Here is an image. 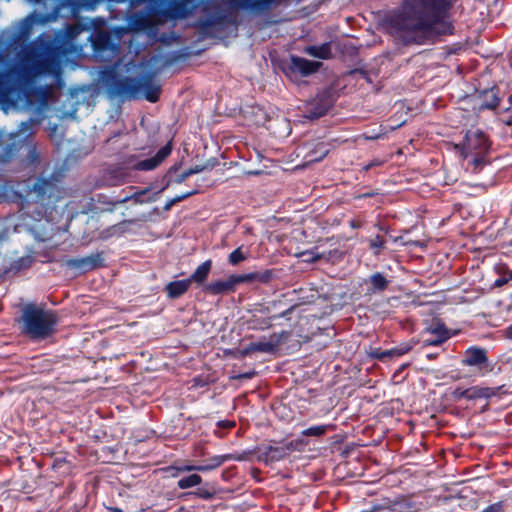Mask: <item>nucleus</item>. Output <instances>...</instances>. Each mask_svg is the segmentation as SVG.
Listing matches in <instances>:
<instances>
[{
	"instance_id": "de8ad7c7",
	"label": "nucleus",
	"mask_w": 512,
	"mask_h": 512,
	"mask_svg": "<svg viewBox=\"0 0 512 512\" xmlns=\"http://www.w3.org/2000/svg\"><path fill=\"white\" fill-rule=\"evenodd\" d=\"M255 374H256L255 371H249V372L239 374L235 378L236 379H251L255 376Z\"/></svg>"
},
{
	"instance_id": "a19ab883",
	"label": "nucleus",
	"mask_w": 512,
	"mask_h": 512,
	"mask_svg": "<svg viewBox=\"0 0 512 512\" xmlns=\"http://www.w3.org/2000/svg\"><path fill=\"white\" fill-rule=\"evenodd\" d=\"M482 512H505V503L498 501L486 507Z\"/></svg>"
},
{
	"instance_id": "4be33fe9",
	"label": "nucleus",
	"mask_w": 512,
	"mask_h": 512,
	"mask_svg": "<svg viewBox=\"0 0 512 512\" xmlns=\"http://www.w3.org/2000/svg\"><path fill=\"white\" fill-rule=\"evenodd\" d=\"M191 283L187 279L175 280L167 283L164 292L169 299H178L183 296L190 288Z\"/></svg>"
},
{
	"instance_id": "e2e57ef3",
	"label": "nucleus",
	"mask_w": 512,
	"mask_h": 512,
	"mask_svg": "<svg viewBox=\"0 0 512 512\" xmlns=\"http://www.w3.org/2000/svg\"><path fill=\"white\" fill-rule=\"evenodd\" d=\"M507 279L512 280V270H510V271L508 272V278H507Z\"/></svg>"
},
{
	"instance_id": "9d476101",
	"label": "nucleus",
	"mask_w": 512,
	"mask_h": 512,
	"mask_svg": "<svg viewBox=\"0 0 512 512\" xmlns=\"http://www.w3.org/2000/svg\"><path fill=\"white\" fill-rule=\"evenodd\" d=\"M334 105L333 94L330 90H322L316 97L307 104L304 117L309 120H316L325 116Z\"/></svg>"
},
{
	"instance_id": "3c124183",
	"label": "nucleus",
	"mask_w": 512,
	"mask_h": 512,
	"mask_svg": "<svg viewBox=\"0 0 512 512\" xmlns=\"http://www.w3.org/2000/svg\"><path fill=\"white\" fill-rule=\"evenodd\" d=\"M503 334L506 339L512 340V323L504 329Z\"/></svg>"
},
{
	"instance_id": "a211bd4d",
	"label": "nucleus",
	"mask_w": 512,
	"mask_h": 512,
	"mask_svg": "<svg viewBox=\"0 0 512 512\" xmlns=\"http://www.w3.org/2000/svg\"><path fill=\"white\" fill-rule=\"evenodd\" d=\"M499 89L497 87H492L489 89H484L478 92L475 95L477 100V109L482 110H493L498 107L500 103L499 98Z\"/></svg>"
},
{
	"instance_id": "ddd939ff",
	"label": "nucleus",
	"mask_w": 512,
	"mask_h": 512,
	"mask_svg": "<svg viewBox=\"0 0 512 512\" xmlns=\"http://www.w3.org/2000/svg\"><path fill=\"white\" fill-rule=\"evenodd\" d=\"M275 0H227L232 11H248L256 14L267 11Z\"/></svg>"
},
{
	"instance_id": "cd10ccee",
	"label": "nucleus",
	"mask_w": 512,
	"mask_h": 512,
	"mask_svg": "<svg viewBox=\"0 0 512 512\" xmlns=\"http://www.w3.org/2000/svg\"><path fill=\"white\" fill-rule=\"evenodd\" d=\"M243 283H250L253 281H259L261 283H268L273 278L272 270H265L264 272H252L242 274Z\"/></svg>"
},
{
	"instance_id": "49530a36",
	"label": "nucleus",
	"mask_w": 512,
	"mask_h": 512,
	"mask_svg": "<svg viewBox=\"0 0 512 512\" xmlns=\"http://www.w3.org/2000/svg\"><path fill=\"white\" fill-rule=\"evenodd\" d=\"M363 221L362 220H358V219H351L349 221V226L352 228V229H359L363 226Z\"/></svg>"
},
{
	"instance_id": "5fc2aeb1",
	"label": "nucleus",
	"mask_w": 512,
	"mask_h": 512,
	"mask_svg": "<svg viewBox=\"0 0 512 512\" xmlns=\"http://www.w3.org/2000/svg\"><path fill=\"white\" fill-rule=\"evenodd\" d=\"M219 425H220L221 427L231 428V427H234V426H235V423H234V422H230V421H221V422H219Z\"/></svg>"
},
{
	"instance_id": "6e6d98bb",
	"label": "nucleus",
	"mask_w": 512,
	"mask_h": 512,
	"mask_svg": "<svg viewBox=\"0 0 512 512\" xmlns=\"http://www.w3.org/2000/svg\"><path fill=\"white\" fill-rule=\"evenodd\" d=\"M322 257H323V255H322V254H315V255L310 259V261H311V262H316V261L320 260Z\"/></svg>"
},
{
	"instance_id": "13d9d810",
	"label": "nucleus",
	"mask_w": 512,
	"mask_h": 512,
	"mask_svg": "<svg viewBox=\"0 0 512 512\" xmlns=\"http://www.w3.org/2000/svg\"><path fill=\"white\" fill-rule=\"evenodd\" d=\"M426 357L429 359V360H433L437 357V354L436 353H429L426 355Z\"/></svg>"
},
{
	"instance_id": "dca6fc26",
	"label": "nucleus",
	"mask_w": 512,
	"mask_h": 512,
	"mask_svg": "<svg viewBox=\"0 0 512 512\" xmlns=\"http://www.w3.org/2000/svg\"><path fill=\"white\" fill-rule=\"evenodd\" d=\"M411 506V503H408L404 496H398L393 499L385 497L381 499L380 503L373 504L370 509L362 510L360 512H398L403 508H411Z\"/></svg>"
},
{
	"instance_id": "0e129e2a",
	"label": "nucleus",
	"mask_w": 512,
	"mask_h": 512,
	"mask_svg": "<svg viewBox=\"0 0 512 512\" xmlns=\"http://www.w3.org/2000/svg\"><path fill=\"white\" fill-rule=\"evenodd\" d=\"M127 200H128V197L123 198V199H122V200H120L119 202H125V201H127Z\"/></svg>"
},
{
	"instance_id": "f257e3e1",
	"label": "nucleus",
	"mask_w": 512,
	"mask_h": 512,
	"mask_svg": "<svg viewBox=\"0 0 512 512\" xmlns=\"http://www.w3.org/2000/svg\"><path fill=\"white\" fill-rule=\"evenodd\" d=\"M449 9L447 0L406 1L389 17V24L405 43L424 44L436 36L453 34Z\"/></svg>"
},
{
	"instance_id": "c9c22d12",
	"label": "nucleus",
	"mask_w": 512,
	"mask_h": 512,
	"mask_svg": "<svg viewBox=\"0 0 512 512\" xmlns=\"http://www.w3.org/2000/svg\"><path fill=\"white\" fill-rule=\"evenodd\" d=\"M245 259L246 255L242 252L241 247H238L235 250H233L228 257V261L231 265H237L240 262L244 261Z\"/></svg>"
},
{
	"instance_id": "603ef678",
	"label": "nucleus",
	"mask_w": 512,
	"mask_h": 512,
	"mask_svg": "<svg viewBox=\"0 0 512 512\" xmlns=\"http://www.w3.org/2000/svg\"><path fill=\"white\" fill-rule=\"evenodd\" d=\"M378 194L379 193L376 191H371V192H366V193L360 194V195L356 196L355 198L356 199L369 198V197L376 196Z\"/></svg>"
},
{
	"instance_id": "2f4dec72",
	"label": "nucleus",
	"mask_w": 512,
	"mask_h": 512,
	"mask_svg": "<svg viewBox=\"0 0 512 512\" xmlns=\"http://www.w3.org/2000/svg\"><path fill=\"white\" fill-rule=\"evenodd\" d=\"M188 494L203 500H212L215 497L216 492L206 484L205 486L198 487L195 491L189 492Z\"/></svg>"
},
{
	"instance_id": "864d4df0",
	"label": "nucleus",
	"mask_w": 512,
	"mask_h": 512,
	"mask_svg": "<svg viewBox=\"0 0 512 512\" xmlns=\"http://www.w3.org/2000/svg\"><path fill=\"white\" fill-rule=\"evenodd\" d=\"M176 201L172 198L164 206V210H170L174 205H176Z\"/></svg>"
},
{
	"instance_id": "0eeeda50",
	"label": "nucleus",
	"mask_w": 512,
	"mask_h": 512,
	"mask_svg": "<svg viewBox=\"0 0 512 512\" xmlns=\"http://www.w3.org/2000/svg\"><path fill=\"white\" fill-rule=\"evenodd\" d=\"M464 158H471L473 169L477 170L485 163V156L489 150L490 142L487 135L478 128L466 131L463 141L456 146Z\"/></svg>"
},
{
	"instance_id": "5701e85b",
	"label": "nucleus",
	"mask_w": 512,
	"mask_h": 512,
	"mask_svg": "<svg viewBox=\"0 0 512 512\" xmlns=\"http://www.w3.org/2000/svg\"><path fill=\"white\" fill-rule=\"evenodd\" d=\"M180 165H181L180 163L179 164L176 163V164L172 165L169 168V170L167 171V174L163 177L164 185L162 186L160 191H164L172 183H177V184L183 183L187 178L192 176L191 173L189 172V170L186 169L185 171H183L180 174L176 175L175 178H171V175L175 174L179 170Z\"/></svg>"
},
{
	"instance_id": "bb28decb",
	"label": "nucleus",
	"mask_w": 512,
	"mask_h": 512,
	"mask_svg": "<svg viewBox=\"0 0 512 512\" xmlns=\"http://www.w3.org/2000/svg\"><path fill=\"white\" fill-rule=\"evenodd\" d=\"M225 462L226 461H225L224 454L223 455H216V456H213V457L207 459L202 464L194 465V470L198 471V472L211 471V470H214V469L220 467Z\"/></svg>"
},
{
	"instance_id": "8fccbe9b",
	"label": "nucleus",
	"mask_w": 512,
	"mask_h": 512,
	"mask_svg": "<svg viewBox=\"0 0 512 512\" xmlns=\"http://www.w3.org/2000/svg\"><path fill=\"white\" fill-rule=\"evenodd\" d=\"M382 164H383V162H382V161H380V160H373V161H372V162H370L369 164L365 165V166H364V169H365L366 171H368V170H370L371 168H373V167H375V166H380V165H382Z\"/></svg>"
},
{
	"instance_id": "680f3d73",
	"label": "nucleus",
	"mask_w": 512,
	"mask_h": 512,
	"mask_svg": "<svg viewBox=\"0 0 512 512\" xmlns=\"http://www.w3.org/2000/svg\"><path fill=\"white\" fill-rule=\"evenodd\" d=\"M327 153H328V151L326 150V151L322 154V156H321V157H319V158H317L316 160H320V159H322L324 156H326V155H327Z\"/></svg>"
},
{
	"instance_id": "4d7b16f0",
	"label": "nucleus",
	"mask_w": 512,
	"mask_h": 512,
	"mask_svg": "<svg viewBox=\"0 0 512 512\" xmlns=\"http://www.w3.org/2000/svg\"><path fill=\"white\" fill-rule=\"evenodd\" d=\"M292 310H293V307H290L289 309H287V310L283 311V312L280 314V316H281V317H285V316H287L288 314H290Z\"/></svg>"
},
{
	"instance_id": "aec40b11",
	"label": "nucleus",
	"mask_w": 512,
	"mask_h": 512,
	"mask_svg": "<svg viewBox=\"0 0 512 512\" xmlns=\"http://www.w3.org/2000/svg\"><path fill=\"white\" fill-rule=\"evenodd\" d=\"M236 17L222 11L221 9L211 13L208 17L202 22L201 26L203 29H213L217 26H227V25H236Z\"/></svg>"
},
{
	"instance_id": "20e7f679",
	"label": "nucleus",
	"mask_w": 512,
	"mask_h": 512,
	"mask_svg": "<svg viewBox=\"0 0 512 512\" xmlns=\"http://www.w3.org/2000/svg\"><path fill=\"white\" fill-rule=\"evenodd\" d=\"M146 6L128 16L129 25L135 31H144L162 19H180L188 14L185 0H130V7Z\"/></svg>"
},
{
	"instance_id": "f03ea898",
	"label": "nucleus",
	"mask_w": 512,
	"mask_h": 512,
	"mask_svg": "<svg viewBox=\"0 0 512 512\" xmlns=\"http://www.w3.org/2000/svg\"><path fill=\"white\" fill-rule=\"evenodd\" d=\"M87 28L82 24H68L58 34V43H48L42 51L34 54L23 67L22 74L27 79L51 76L58 90L65 87L62 70V57L73 42ZM21 71L11 68L0 72V100L7 101L15 92Z\"/></svg>"
},
{
	"instance_id": "37998d69",
	"label": "nucleus",
	"mask_w": 512,
	"mask_h": 512,
	"mask_svg": "<svg viewBox=\"0 0 512 512\" xmlns=\"http://www.w3.org/2000/svg\"><path fill=\"white\" fill-rule=\"evenodd\" d=\"M34 124V121L32 119H29L27 121H23L19 125V132L25 134L29 132Z\"/></svg>"
},
{
	"instance_id": "7c9ffc66",
	"label": "nucleus",
	"mask_w": 512,
	"mask_h": 512,
	"mask_svg": "<svg viewBox=\"0 0 512 512\" xmlns=\"http://www.w3.org/2000/svg\"><path fill=\"white\" fill-rule=\"evenodd\" d=\"M427 332L432 336H447V339L451 337L449 330L445 324L441 321L433 322L428 328Z\"/></svg>"
},
{
	"instance_id": "4c0bfd02",
	"label": "nucleus",
	"mask_w": 512,
	"mask_h": 512,
	"mask_svg": "<svg viewBox=\"0 0 512 512\" xmlns=\"http://www.w3.org/2000/svg\"><path fill=\"white\" fill-rule=\"evenodd\" d=\"M447 340V336L440 337L431 335V337L423 340V346H439Z\"/></svg>"
},
{
	"instance_id": "bf43d9fd",
	"label": "nucleus",
	"mask_w": 512,
	"mask_h": 512,
	"mask_svg": "<svg viewBox=\"0 0 512 512\" xmlns=\"http://www.w3.org/2000/svg\"><path fill=\"white\" fill-rule=\"evenodd\" d=\"M109 510H110L111 512H123V510H122V509H120V508H118V507H111V508H109Z\"/></svg>"
},
{
	"instance_id": "e433bc0d",
	"label": "nucleus",
	"mask_w": 512,
	"mask_h": 512,
	"mask_svg": "<svg viewBox=\"0 0 512 512\" xmlns=\"http://www.w3.org/2000/svg\"><path fill=\"white\" fill-rule=\"evenodd\" d=\"M35 94L40 98L41 101H46L52 94V86L44 85L35 88Z\"/></svg>"
},
{
	"instance_id": "58836bf2",
	"label": "nucleus",
	"mask_w": 512,
	"mask_h": 512,
	"mask_svg": "<svg viewBox=\"0 0 512 512\" xmlns=\"http://www.w3.org/2000/svg\"><path fill=\"white\" fill-rule=\"evenodd\" d=\"M451 398H452L454 401H460V400H462V399L466 400V398H467V388L456 387V388L451 392Z\"/></svg>"
},
{
	"instance_id": "9b49d317",
	"label": "nucleus",
	"mask_w": 512,
	"mask_h": 512,
	"mask_svg": "<svg viewBox=\"0 0 512 512\" xmlns=\"http://www.w3.org/2000/svg\"><path fill=\"white\" fill-rule=\"evenodd\" d=\"M243 283L242 274H231L225 280H216L205 284L203 292L210 295H224L236 291L237 286Z\"/></svg>"
},
{
	"instance_id": "72a5a7b5",
	"label": "nucleus",
	"mask_w": 512,
	"mask_h": 512,
	"mask_svg": "<svg viewBox=\"0 0 512 512\" xmlns=\"http://www.w3.org/2000/svg\"><path fill=\"white\" fill-rule=\"evenodd\" d=\"M386 239L381 235H376L374 238L369 240V248L373 251L375 256H378L381 251L385 248Z\"/></svg>"
},
{
	"instance_id": "79ce46f5",
	"label": "nucleus",
	"mask_w": 512,
	"mask_h": 512,
	"mask_svg": "<svg viewBox=\"0 0 512 512\" xmlns=\"http://www.w3.org/2000/svg\"><path fill=\"white\" fill-rule=\"evenodd\" d=\"M112 174L117 178L120 184H123L127 181L128 175L121 168L114 169Z\"/></svg>"
},
{
	"instance_id": "c03bdc74",
	"label": "nucleus",
	"mask_w": 512,
	"mask_h": 512,
	"mask_svg": "<svg viewBox=\"0 0 512 512\" xmlns=\"http://www.w3.org/2000/svg\"><path fill=\"white\" fill-rule=\"evenodd\" d=\"M199 191L197 189H194V190H191V191H188V192H185L181 195H177L175 196L173 199L176 201V203H179L195 194H197Z\"/></svg>"
},
{
	"instance_id": "423d86ee",
	"label": "nucleus",
	"mask_w": 512,
	"mask_h": 512,
	"mask_svg": "<svg viewBox=\"0 0 512 512\" xmlns=\"http://www.w3.org/2000/svg\"><path fill=\"white\" fill-rule=\"evenodd\" d=\"M58 316L55 312L28 304L22 312V333L33 341H41L56 331Z\"/></svg>"
},
{
	"instance_id": "a878e982",
	"label": "nucleus",
	"mask_w": 512,
	"mask_h": 512,
	"mask_svg": "<svg viewBox=\"0 0 512 512\" xmlns=\"http://www.w3.org/2000/svg\"><path fill=\"white\" fill-rule=\"evenodd\" d=\"M305 51H306V53H308L309 55H311L315 58L324 59V60L329 59L332 56L331 45L328 42L323 43L319 46H316V45L308 46Z\"/></svg>"
},
{
	"instance_id": "c756f323",
	"label": "nucleus",
	"mask_w": 512,
	"mask_h": 512,
	"mask_svg": "<svg viewBox=\"0 0 512 512\" xmlns=\"http://www.w3.org/2000/svg\"><path fill=\"white\" fill-rule=\"evenodd\" d=\"M332 427H333L332 425H315V426H311V427H308V428L304 429L301 432V435L302 436H307V437H321V436L325 435L327 433V431L329 429H331Z\"/></svg>"
},
{
	"instance_id": "2eb2a0df",
	"label": "nucleus",
	"mask_w": 512,
	"mask_h": 512,
	"mask_svg": "<svg viewBox=\"0 0 512 512\" xmlns=\"http://www.w3.org/2000/svg\"><path fill=\"white\" fill-rule=\"evenodd\" d=\"M172 152V144L168 142L157 153L148 159L140 160L132 165L133 170L151 171L156 169Z\"/></svg>"
},
{
	"instance_id": "f8f14e48",
	"label": "nucleus",
	"mask_w": 512,
	"mask_h": 512,
	"mask_svg": "<svg viewBox=\"0 0 512 512\" xmlns=\"http://www.w3.org/2000/svg\"><path fill=\"white\" fill-rule=\"evenodd\" d=\"M66 265L82 272L101 268L105 266L104 253L96 252L81 258H71L66 261Z\"/></svg>"
},
{
	"instance_id": "6ab92c4d",
	"label": "nucleus",
	"mask_w": 512,
	"mask_h": 512,
	"mask_svg": "<svg viewBox=\"0 0 512 512\" xmlns=\"http://www.w3.org/2000/svg\"><path fill=\"white\" fill-rule=\"evenodd\" d=\"M411 349L412 346L407 343H402L387 350H382L381 348H373L370 352V357L381 362H387L393 358L407 354Z\"/></svg>"
},
{
	"instance_id": "b1692460",
	"label": "nucleus",
	"mask_w": 512,
	"mask_h": 512,
	"mask_svg": "<svg viewBox=\"0 0 512 512\" xmlns=\"http://www.w3.org/2000/svg\"><path fill=\"white\" fill-rule=\"evenodd\" d=\"M212 269V260L208 259L201 263L194 272L188 277L190 283H196L202 285L207 280L210 271Z\"/></svg>"
},
{
	"instance_id": "4468645a",
	"label": "nucleus",
	"mask_w": 512,
	"mask_h": 512,
	"mask_svg": "<svg viewBox=\"0 0 512 512\" xmlns=\"http://www.w3.org/2000/svg\"><path fill=\"white\" fill-rule=\"evenodd\" d=\"M322 63L311 61L306 58L292 55L286 72L290 74L299 73L302 76H309L318 71Z\"/></svg>"
},
{
	"instance_id": "052dcab7",
	"label": "nucleus",
	"mask_w": 512,
	"mask_h": 512,
	"mask_svg": "<svg viewBox=\"0 0 512 512\" xmlns=\"http://www.w3.org/2000/svg\"><path fill=\"white\" fill-rule=\"evenodd\" d=\"M489 409V403H486L483 408H482V412L484 411H487Z\"/></svg>"
},
{
	"instance_id": "1a4fd4ad",
	"label": "nucleus",
	"mask_w": 512,
	"mask_h": 512,
	"mask_svg": "<svg viewBox=\"0 0 512 512\" xmlns=\"http://www.w3.org/2000/svg\"><path fill=\"white\" fill-rule=\"evenodd\" d=\"M461 364L462 366L476 368L482 376L493 370V366L489 362L488 351L479 346H469L464 351Z\"/></svg>"
},
{
	"instance_id": "473e14b6",
	"label": "nucleus",
	"mask_w": 512,
	"mask_h": 512,
	"mask_svg": "<svg viewBox=\"0 0 512 512\" xmlns=\"http://www.w3.org/2000/svg\"><path fill=\"white\" fill-rule=\"evenodd\" d=\"M92 44L95 50H106L110 44V37L107 33L100 32L95 36Z\"/></svg>"
},
{
	"instance_id": "f3484780",
	"label": "nucleus",
	"mask_w": 512,
	"mask_h": 512,
	"mask_svg": "<svg viewBox=\"0 0 512 512\" xmlns=\"http://www.w3.org/2000/svg\"><path fill=\"white\" fill-rule=\"evenodd\" d=\"M504 385L497 387H488L482 385H474L467 388V401L490 400L493 397L503 393Z\"/></svg>"
},
{
	"instance_id": "6e6552de",
	"label": "nucleus",
	"mask_w": 512,
	"mask_h": 512,
	"mask_svg": "<svg viewBox=\"0 0 512 512\" xmlns=\"http://www.w3.org/2000/svg\"><path fill=\"white\" fill-rule=\"evenodd\" d=\"M303 439H295L280 445H267L258 448V461L266 465L281 461L294 451H300L305 446Z\"/></svg>"
},
{
	"instance_id": "412c9836",
	"label": "nucleus",
	"mask_w": 512,
	"mask_h": 512,
	"mask_svg": "<svg viewBox=\"0 0 512 512\" xmlns=\"http://www.w3.org/2000/svg\"><path fill=\"white\" fill-rule=\"evenodd\" d=\"M364 283L367 286L366 294L373 295L387 290L390 280L382 272H375L365 279Z\"/></svg>"
},
{
	"instance_id": "09e8293b",
	"label": "nucleus",
	"mask_w": 512,
	"mask_h": 512,
	"mask_svg": "<svg viewBox=\"0 0 512 512\" xmlns=\"http://www.w3.org/2000/svg\"><path fill=\"white\" fill-rule=\"evenodd\" d=\"M509 281V279L505 278V277H500L498 279L495 280L494 282V287H502L504 286L505 284H507Z\"/></svg>"
},
{
	"instance_id": "7ed1b4c3",
	"label": "nucleus",
	"mask_w": 512,
	"mask_h": 512,
	"mask_svg": "<svg viewBox=\"0 0 512 512\" xmlns=\"http://www.w3.org/2000/svg\"><path fill=\"white\" fill-rule=\"evenodd\" d=\"M66 170L63 166L47 165L38 174L29 176L18 183V191L23 204L38 217L51 212L56 203L65 195L64 179Z\"/></svg>"
},
{
	"instance_id": "f704fd0d",
	"label": "nucleus",
	"mask_w": 512,
	"mask_h": 512,
	"mask_svg": "<svg viewBox=\"0 0 512 512\" xmlns=\"http://www.w3.org/2000/svg\"><path fill=\"white\" fill-rule=\"evenodd\" d=\"M165 471L168 472L171 477L176 478L181 473L195 471V470H194V465H181V466L170 465L165 468Z\"/></svg>"
},
{
	"instance_id": "c85d7f7f",
	"label": "nucleus",
	"mask_w": 512,
	"mask_h": 512,
	"mask_svg": "<svg viewBox=\"0 0 512 512\" xmlns=\"http://www.w3.org/2000/svg\"><path fill=\"white\" fill-rule=\"evenodd\" d=\"M202 483V477L198 474H190L178 480L177 486L180 489H188L198 486Z\"/></svg>"
},
{
	"instance_id": "ea45409f",
	"label": "nucleus",
	"mask_w": 512,
	"mask_h": 512,
	"mask_svg": "<svg viewBox=\"0 0 512 512\" xmlns=\"http://www.w3.org/2000/svg\"><path fill=\"white\" fill-rule=\"evenodd\" d=\"M248 454H250V452H242V453H228V454H224L225 456V461H231V460H234V461H245L247 460V456Z\"/></svg>"
},
{
	"instance_id": "a18cd8bd",
	"label": "nucleus",
	"mask_w": 512,
	"mask_h": 512,
	"mask_svg": "<svg viewBox=\"0 0 512 512\" xmlns=\"http://www.w3.org/2000/svg\"><path fill=\"white\" fill-rule=\"evenodd\" d=\"M206 168L205 165H195L193 167H190L188 170L191 173V175L198 174L202 171H204Z\"/></svg>"
},
{
	"instance_id": "393cba45",
	"label": "nucleus",
	"mask_w": 512,
	"mask_h": 512,
	"mask_svg": "<svg viewBox=\"0 0 512 512\" xmlns=\"http://www.w3.org/2000/svg\"><path fill=\"white\" fill-rule=\"evenodd\" d=\"M275 351V344L269 341L251 342L246 345L242 350L243 356L251 355L256 352L273 353Z\"/></svg>"
},
{
	"instance_id": "39448f33",
	"label": "nucleus",
	"mask_w": 512,
	"mask_h": 512,
	"mask_svg": "<svg viewBox=\"0 0 512 512\" xmlns=\"http://www.w3.org/2000/svg\"><path fill=\"white\" fill-rule=\"evenodd\" d=\"M155 77L154 71H146L137 77L115 78L110 83L108 91L112 96L122 100L146 99L155 103L161 94V86L155 82Z\"/></svg>"
}]
</instances>
